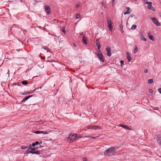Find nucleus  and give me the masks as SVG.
Segmentation results:
<instances>
[{
    "instance_id": "1",
    "label": "nucleus",
    "mask_w": 161,
    "mask_h": 161,
    "mask_svg": "<svg viewBox=\"0 0 161 161\" xmlns=\"http://www.w3.org/2000/svg\"><path fill=\"white\" fill-rule=\"evenodd\" d=\"M115 151L116 149L114 147H110L105 151L104 154L105 156H108L113 153Z\"/></svg>"
},
{
    "instance_id": "2",
    "label": "nucleus",
    "mask_w": 161,
    "mask_h": 161,
    "mask_svg": "<svg viewBox=\"0 0 161 161\" xmlns=\"http://www.w3.org/2000/svg\"><path fill=\"white\" fill-rule=\"evenodd\" d=\"M77 136L76 134H69L67 138V139L69 142H72L74 140L77 139Z\"/></svg>"
},
{
    "instance_id": "3",
    "label": "nucleus",
    "mask_w": 161,
    "mask_h": 161,
    "mask_svg": "<svg viewBox=\"0 0 161 161\" xmlns=\"http://www.w3.org/2000/svg\"><path fill=\"white\" fill-rule=\"evenodd\" d=\"M98 51L99 53H97V57L99 59H100V60L102 62H104V59L103 58V54L101 53H100L101 51L100 50H99Z\"/></svg>"
},
{
    "instance_id": "4",
    "label": "nucleus",
    "mask_w": 161,
    "mask_h": 161,
    "mask_svg": "<svg viewBox=\"0 0 161 161\" xmlns=\"http://www.w3.org/2000/svg\"><path fill=\"white\" fill-rule=\"evenodd\" d=\"M108 27L109 30L111 31L113 29L112 22L110 19H108L107 20Z\"/></svg>"
},
{
    "instance_id": "5",
    "label": "nucleus",
    "mask_w": 161,
    "mask_h": 161,
    "mask_svg": "<svg viewBox=\"0 0 161 161\" xmlns=\"http://www.w3.org/2000/svg\"><path fill=\"white\" fill-rule=\"evenodd\" d=\"M152 20L153 23L155 24L157 26H159L161 25L160 23L158 22L157 19L155 17H153L152 18Z\"/></svg>"
},
{
    "instance_id": "6",
    "label": "nucleus",
    "mask_w": 161,
    "mask_h": 161,
    "mask_svg": "<svg viewBox=\"0 0 161 161\" xmlns=\"http://www.w3.org/2000/svg\"><path fill=\"white\" fill-rule=\"evenodd\" d=\"M44 9L48 14H51V9L49 6L47 5L44 6Z\"/></svg>"
},
{
    "instance_id": "7",
    "label": "nucleus",
    "mask_w": 161,
    "mask_h": 161,
    "mask_svg": "<svg viewBox=\"0 0 161 161\" xmlns=\"http://www.w3.org/2000/svg\"><path fill=\"white\" fill-rule=\"evenodd\" d=\"M156 140L158 143L161 146V134H159L157 136Z\"/></svg>"
},
{
    "instance_id": "8",
    "label": "nucleus",
    "mask_w": 161,
    "mask_h": 161,
    "mask_svg": "<svg viewBox=\"0 0 161 161\" xmlns=\"http://www.w3.org/2000/svg\"><path fill=\"white\" fill-rule=\"evenodd\" d=\"M106 51L107 52V54L108 57L111 56V48L110 47H107L106 48Z\"/></svg>"
},
{
    "instance_id": "9",
    "label": "nucleus",
    "mask_w": 161,
    "mask_h": 161,
    "mask_svg": "<svg viewBox=\"0 0 161 161\" xmlns=\"http://www.w3.org/2000/svg\"><path fill=\"white\" fill-rule=\"evenodd\" d=\"M39 88H37L35 89L34 90L31 91L30 92H25L24 93H22V94L23 95H26L28 94L32 93L34 92L35 91H36L37 90V89H38Z\"/></svg>"
},
{
    "instance_id": "10",
    "label": "nucleus",
    "mask_w": 161,
    "mask_h": 161,
    "mask_svg": "<svg viewBox=\"0 0 161 161\" xmlns=\"http://www.w3.org/2000/svg\"><path fill=\"white\" fill-rule=\"evenodd\" d=\"M35 96L36 97V95L35 94L31 95H29L25 97L23 99V100L21 102H23L26 101L27 100L30 98L33 97Z\"/></svg>"
},
{
    "instance_id": "11",
    "label": "nucleus",
    "mask_w": 161,
    "mask_h": 161,
    "mask_svg": "<svg viewBox=\"0 0 161 161\" xmlns=\"http://www.w3.org/2000/svg\"><path fill=\"white\" fill-rule=\"evenodd\" d=\"M147 35L149 38L150 40H151L152 41H154L155 40V39L153 37V36L151 35V32H148Z\"/></svg>"
},
{
    "instance_id": "12",
    "label": "nucleus",
    "mask_w": 161,
    "mask_h": 161,
    "mask_svg": "<svg viewBox=\"0 0 161 161\" xmlns=\"http://www.w3.org/2000/svg\"><path fill=\"white\" fill-rule=\"evenodd\" d=\"M33 133L36 134H38L40 133H43V134H47L49 133L48 132H46L44 131H34Z\"/></svg>"
},
{
    "instance_id": "13",
    "label": "nucleus",
    "mask_w": 161,
    "mask_h": 161,
    "mask_svg": "<svg viewBox=\"0 0 161 161\" xmlns=\"http://www.w3.org/2000/svg\"><path fill=\"white\" fill-rule=\"evenodd\" d=\"M126 58L127 59H128V60L129 62H131V57L130 56V54L128 52H127L126 53Z\"/></svg>"
},
{
    "instance_id": "14",
    "label": "nucleus",
    "mask_w": 161,
    "mask_h": 161,
    "mask_svg": "<svg viewBox=\"0 0 161 161\" xmlns=\"http://www.w3.org/2000/svg\"><path fill=\"white\" fill-rule=\"evenodd\" d=\"M119 25L120 31H121V33H123L124 32V31L123 28V26L122 24V22H121V23H120V22H119Z\"/></svg>"
},
{
    "instance_id": "15",
    "label": "nucleus",
    "mask_w": 161,
    "mask_h": 161,
    "mask_svg": "<svg viewBox=\"0 0 161 161\" xmlns=\"http://www.w3.org/2000/svg\"><path fill=\"white\" fill-rule=\"evenodd\" d=\"M127 9L126 12H125L124 13L125 15L129 14L131 12V10L130 9V8L127 7L126 8Z\"/></svg>"
},
{
    "instance_id": "16",
    "label": "nucleus",
    "mask_w": 161,
    "mask_h": 161,
    "mask_svg": "<svg viewBox=\"0 0 161 161\" xmlns=\"http://www.w3.org/2000/svg\"><path fill=\"white\" fill-rule=\"evenodd\" d=\"M96 45L97 47V48L100 50V49L101 48V45L98 39L96 40Z\"/></svg>"
},
{
    "instance_id": "17",
    "label": "nucleus",
    "mask_w": 161,
    "mask_h": 161,
    "mask_svg": "<svg viewBox=\"0 0 161 161\" xmlns=\"http://www.w3.org/2000/svg\"><path fill=\"white\" fill-rule=\"evenodd\" d=\"M82 40L85 44L86 45H87V42L86 39L85 37V35H84L83 36L82 38Z\"/></svg>"
},
{
    "instance_id": "18",
    "label": "nucleus",
    "mask_w": 161,
    "mask_h": 161,
    "mask_svg": "<svg viewBox=\"0 0 161 161\" xmlns=\"http://www.w3.org/2000/svg\"><path fill=\"white\" fill-rule=\"evenodd\" d=\"M145 4H147V7L148 9H150V8L152 6V3L151 2H147Z\"/></svg>"
},
{
    "instance_id": "19",
    "label": "nucleus",
    "mask_w": 161,
    "mask_h": 161,
    "mask_svg": "<svg viewBox=\"0 0 161 161\" xmlns=\"http://www.w3.org/2000/svg\"><path fill=\"white\" fill-rule=\"evenodd\" d=\"M120 126L122 127L123 128L127 129L129 130H130V128H129V127L128 126H126L125 125H120Z\"/></svg>"
},
{
    "instance_id": "20",
    "label": "nucleus",
    "mask_w": 161,
    "mask_h": 161,
    "mask_svg": "<svg viewBox=\"0 0 161 161\" xmlns=\"http://www.w3.org/2000/svg\"><path fill=\"white\" fill-rule=\"evenodd\" d=\"M86 128H87V129H95V126H88L86 127Z\"/></svg>"
},
{
    "instance_id": "21",
    "label": "nucleus",
    "mask_w": 161,
    "mask_h": 161,
    "mask_svg": "<svg viewBox=\"0 0 161 161\" xmlns=\"http://www.w3.org/2000/svg\"><path fill=\"white\" fill-rule=\"evenodd\" d=\"M21 83L22 84H23L24 85H27L28 84V82L27 81V80H25L22 81L21 82Z\"/></svg>"
},
{
    "instance_id": "22",
    "label": "nucleus",
    "mask_w": 161,
    "mask_h": 161,
    "mask_svg": "<svg viewBox=\"0 0 161 161\" xmlns=\"http://www.w3.org/2000/svg\"><path fill=\"white\" fill-rule=\"evenodd\" d=\"M138 48H137V46H135V48L134 52H133V53L134 54L136 53L138 51Z\"/></svg>"
},
{
    "instance_id": "23",
    "label": "nucleus",
    "mask_w": 161,
    "mask_h": 161,
    "mask_svg": "<svg viewBox=\"0 0 161 161\" xmlns=\"http://www.w3.org/2000/svg\"><path fill=\"white\" fill-rule=\"evenodd\" d=\"M34 154H40V151L39 150H37L36 151H34Z\"/></svg>"
},
{
    "instance_id": "24",
    "label": "nucleus",
    "mask_w": 161,
    "mask_h": 161,
    "mask_svg": "<svg viewBox=\"0 0 161 161\" xmlns=\"http://www.w3.org/2000/svg\"><path fill=\"white\" fill-rule=\"evenodd\" d=\"M153 82V79H150L148 80V83L149 84H151Z\"/></svg>"
},
{
    "instance_id": "25",
    "label": "nucleus",
    "mask_w": 161,
    "mask_h": 161,
    "mask_svg": "<svg viewBox=\"0 0 161 161\" xmlns=\"http://www.w3.org/2000/svg\"><path fill=\"white\" fill-rule=\"evenodd\" d=\"M136 26H137L136 25H134L132 26L131 29V30H134L136 28Z\"/></svg>"
},
{
    "instance_id": "26",
    "label": "nucleus",
    "mask_w": 161,
    "mask_h": 161,
    "mask_svg": "<svg viewBox=\"0 0 161 161\" xmlns=\"http://www.w3.org/2000/svg\"><path fill=\"white\" fill-rule=\"evenodd\" d=\"M43 48L44 49H45V50H46L47 51V52H48L50 51L49 48H48V47H45Z\"/></svg>"
},
{
    "instance_id": "27",
    "label": "nucleus",
    "mask_w": 161,
    "mask_h": 161,
    "mask_svg": "<svg viewBox=\"0 0 161 161\" xmlns=\"http://www.w3.org/2000/svg\"><path fill=\"white\" fill-rule=\"evenodd\" d=\"M61 31L64 33V34H65L66 31H65L64 28L62 27L61 29Z\"/></svg>"
},
{
    "instance_id": "28",
    "label": "nucleus",
    "mask_w": 161,
    "mask_h": 161,
    "mask_svg": "<svg viewBox=\"0 0 161 161\" xmlns=\"http://www.w3.org/2000/svg\"><path fill=\"white\" fill-rule=\"evenodd\" d=\"M21 148L22 149H25L26 148H28V147L22 146L21 147Z\"/></svg>"
},
{
    "instance_id": "29",
    "label": "nucleus",
    "mask_w": 161,
    "mask_h": 161,
    "mask_svg": "<svg viewBox=\"0 0 161 161\" xmlns=\"http://www.w3.org/2000/svg\"><path fill=\"white\" fill-rule=\"evenodd\" d=\"M141 40L142 41H147V39L146 38H145L144 37V36H143V37H142V38H141Z\"/></svg>"
},
{
    "instance_id": "30",
    "label": "nucleus",
    "mask_w": 161,
    "mask_h": 161,
    "mask_svg": "<svg viewBox=\"0 0 161 161\" xmlns=\"http://www.w3.org/2000/svg\"><path fill=\"white\" fill-rule=\"evenodd\" d=\"M80 14H76L75 16L76 18V19H78L80 17Z\"/></svg>"
},
{
    "instance_id": "31",
    "label": "nucleus",
    "mask_w": 161,
    "mask_h": 161,
    "mask_svg": "<svg viewBox=\"0 0 161 161\" xmlns=\"http://www.w3.org/2000/svg\"><path fill=\"white\" fill-rule=\"evenodd\" d=\"M102 6L104 8H106L107 7L106 5L103 2H102Z\"/></svg>"
},
{
    "instance_id": "32",
    "label": "nucleus",
    "mask_w": 161,
    "mask_h": 161,
    "mask_svg": "<svg viewBox=\"0 0 161 161\" xmlns=\"http://www.w3.org/2000/svg\"><path fill=\"white\" fill-rule=\"evenodd\" d=\"M149 10H152L153 11H155V9H154V8H153V7H152V6L150 8Z\"/></svg>"
},
{
    "instance_id": "33",
    "label": "nucleus",
    "mask_w": 161,
    "mask_h": 161,
    "mask_svg": "<svg viewBox=\"0 0 161 161\" xmlns=\"http://www.w3.org/2000/svg\"><path fill=\"white\" fill-rule=\"evenodd\" d=\"M95 130H96V129H100L101 128L100 127V126H95Z\"/></svg>"
},
{
    "instance_id": "34",
    "label": "nucleus",
    "mask_w": 161,
    "mask_h": 161,
    "mask_svg": "<svg viewBox=\"0 0 161 161\" xmlns=\"http://www.w3.org/2000/svg\"><path fill=\"white\" fill-rule=\"evenodd\" d=\"M86 137L90 138H92V139H95L96 138L95 137H92V136H86Z\"/></svg>"
},
{
    "instance_id": "35",
    "label": "nucleus",
    "mask_w": 161,
    "mask_h": 161,
    "mask_svg": "<svg viewBox=\"0 0 161 161\" xmlns=\"http://www.w3.org/2000/svg\"><path fill=\"white\" fill-rule=\"evenodd\" d=\"M29 148H28L27 149V150H26V151H25V153H24V154H25L26 153H27V154H29V153H30V151H28V150L29 149Z\"/></svg>"
},
{
    "instance_id": "36",
    "label": "nucleus",
    "mask_w": 161,
    "mask_h": 161,
    "mask_svg": "<svg viewBox=\"0 0 161 161\" xmlns=\"http://www.w3.org/2000/svg\"><path fill=\"white\" fill-rule=\"evenodd\" d=\"M141 38L143 37L144 36L143 33L142 32H141L140 33Z\"/></svg>"
},
{
    "instance_id": "37",
    "label": "nucleus",
    "mask_w": 161,
    "mask_h": 161,
    "mask_svg": "<svg viewBox=\"0 0 161 161\" xmlns=\"http://www.w3.org/2000/svg\"><path fill=\"white\" fill-rule=\"evenodd\" d=\"M120 63L121 65V66H122V65H123V64H124V61L123 60H121L120 61Z\"/></svg>"
},
{
    "instance_id": "38",
    "label": "nucleus",
    "mask_w": 161,
    "mask_h": 161,
    "mask_svg": "<svg viewBox=\"0 0 161 161\" xmlns=\"http://www.w3.org/2000/svg\"><path fill=\"white\" fill-rule=\"evenodd\" d=\"M149 92L150 93H152L153 92V91L152 89H149Z\"/></svg>"
},
{
    "instance_id": "39",
    "label": "nucleus",
    "mask_w": 161,
    "mask_h": 161,
    "mask_svg": "<svg viewBox=\"0 0 161 161\" xmlns=\"http://www.w3.org/2000/svg\"><path fill=\"white\" fill-rule=\"evenodd\" d=\"M80 6V4H79V3L77 4L76 5L75 7L76 8H77L79 7Z\"/></svg>"
},
{
    "instance_id": "40",
    "label": "nucleus",
    "mask_w": 161,
    "mask_h": 161,
    "mask_svg": "<svg viewBox=\"0 0 161 161\" xmlns=\"http://www.w3.org/2000/svg\"><path fill=\"white\" fill-rule=\"evenodd\" d=\"M35 144V145H38L39 144V142H38V141H36L35 142H34Z\"/></svg>"
},
{
    "instance_id": "41",
    "label": "nucleus",
    "mask_w": 161,
    "mask_h": 161,
    "mask_svg": "<svg viewBox=\"0 0 161 161\" xmlns=\"http://www.w3.org/2000/svg\"><path fill=\"white\" fill-rule=\"evenodd\" d=\"M158 91L160 94H161V88L158 89Z\"/></svg>"
},
{
    "instance_id": "42",
    "label": "nucleus",
    "mask_w": 161,
    "mask_h": 161,
    "mask_svg": "<svg viewBox=\"0 0 161 161\" xmlns=\"http://www.w3.org/2000/svg\"><path fill=\"white\" fill-rule=\"evenodd\" d=\"M83 161H87V159L86 158H83Z\"/></svg>"
},
{
    "instance_id": "43",
    "label": "nucleus",
    "mask_w": 161,
    "mask_h": 161,
    "mask_svg": "<svg viewBox=\"0 0 161 161\" xmlns=\"http://www.w3.org/2000/svg\"><path fill=\"white\" fill-rule=\"evenodd\" d=\"M147 72H148V70H147V69H145L144 70V72L145 73H147Z\"/></svg>"
},
{
    "instance_id": "44",
    "label": "nucleus",
    "mask_w": 161,
    "mask_h": 161,
    "mask_svg": "<svg viewBox=\"0 0 161 161\" xmlns=\"http://www.w3.org/2000/svg\"><path fill=\"white\" fill-rule=\"evenodd\" d=\"M82 137V136H77V137H76V138L78 139V138H81Z\"/></svg>"
},
{
    "instance_id": "45",
    "label": "nucleus",
    "mask_w": 161,
    "mask_h": 161,
    "mask_svg": "<svg viewBox=\"0 0 161 161\" xmlns=\"http://www.w3.org/2000/svg\"><path fill=\"white\" fill-rule=\"evenodd\" d=\"M33 153L34 151H30V153H32L33 154H34Z\"/></svg>"
},
{
    "instance_id": "46",
    "label": "nucleus",
    "mask_w": 161,
    "mask_h": 161,
    "mask_svg": "<svg viewBox=\"0 0 161 161\" xmlns=\"http://www.w3.org/2000/svg\"><path fill=\"white\" fill-rule=\"evenodd\" d=\"M31 145H32V146L34 147H35V146H36L35 144V143H34V142H33V143L31 144Z\"/></svg>"
},
{
    "instance_id": "47",
    "label": "nucleus",
    "mask_w": 161,
    "mask_h": 161,
    "mask_svg": "<svg viewBox=\"0 0 161 161\" xmlns=\"http://www.w3.org/2000/svg\"><path fill=\"white\" fill-rule=\"evenodd\" d=\"M73 46L74 47H76V45L75 43H73Z\"/></svg>"
},
{
    "instance_id": "48",
    "label": "nucleus",
    "mask_w": 161,
    "mask_h": 161,
    "mask_svg": "<svg viewBox=\"0 0 161 161\" xmlns=\"http://www.w3.org/2000/svg\"><path fill=\"white\" fill-rule=\"evenodd\" d=\"M32 145H31V144H30V145H29V148H31H31H32Z\"/></svg>"
},
{
    "instance_id": "49",
    "label": "nucleus",
    "mask_w": 161,
    "mask_h": 161,
    "mask_svg": "<svg viewBox=\"0 0 161 161\" xmlns=\"http://www.w3.org/2000/svg\"><path fill=\"white\" fill-rule=\"evenodd\" d=\"M31 150L33 151V150H35L36 149V148H31Z\"/></svg>"
},
{
    "instance_id": "50",
    "label": "nucleus",
    "mask_w": 161,
    "mask_h": 161,
    "mask_svg": "<svg viewBox=\"0 0 161 161\" xmlns=\"http://www.w3.org/2000/svg\"><path fill=\"white\" fill-rule=\"evenodd\" d=\"M42 143V142L41 141L40 142H39V144L40 145Z\"/></svg>"
},
{
    "instance_id": "51",
    "label": "nucleus",
    "mask_w": 161,
    "mask_h": 161,
    "mask_svg": "<svg viewBox=\"0 0 161 161\" xmlns=\"http://www.w3.org/2000/svg\"><path fill=\"white\" fill-rule=\"evenodd\" d=\"M80 35H83V32L80 33Z\"/></svg>"
},
{
    "instance_id": "52",
    "label": "nucleus",
    "mask_w": 161,
    "mask_h": 161,
    "mask_svg": "<svg viewBox=\"0 0 161 161\" xmlns=\"http://www.w3.org/2000/svg\"><path fill=\"white\" fill-rule=\"evenodd\" d=\"M115 0H112V3H113V2H114Z\"/></svg>"
},
{
    "instance_id": "53",
    "label": "nucleus",
    "mask_w": 161,
    "mask_h": 161,
    "mask_svg": "<svg viewBox=\"0 0 161 161\" xmlns=\"http://www.w3.org/2000/svg\"><path fill=\"white\" fill-rule=\"evenodd\" d=\"M35 2H36V3H37L38 2V1H37V0H36L35 1Z\"/></svg>"
},
{
    "instance_id": "54",
    "label": "nucleus",
    "mask_w": 161,
    "mask_h": 161,
    "mask_svg": "<svg viewBox=\"0 0 161 161\" xmlns=\"http://www.w3.org/2000/svg\"><path fill=\"white\" fill-rule=\"evenodd\" d=\"M39 88V89H39V88H40L41 89H42V86H40V87H39V88Z\"/></svg>"
}]
</instances>
